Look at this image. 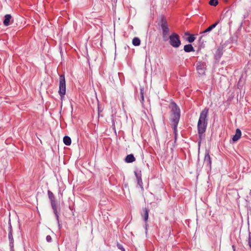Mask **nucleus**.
Returning a JSON list of instances; mask_svg holds the SVG:
<instances>
[{
    "label": "nucleus",
    "instance_id": "f257e3e1",
    "mask_svg": "<svg viewBox=\"0 0 251 251\" xmlns=\"http://www.w3.org/2000/svg\"><path fill=\"white\" fill-rule=\"evenodd\" d=\"M208 111L209 109L207 107L201 111L198 122L197 129L199 137L198 142L199 147H200L202 139L204 137V133L207 126Z\"/></svg>",
    "mask_w": 251,
    "mask_h": 251
},
{
    "label": "nucleus",
    "instance_id": "f03ea898",
    "mask_svg": "<svg viewBox=\"0 0 251 251\" xmlns=\"http://www.w3.org/2000/svg\"><path fill=\"white\" fill-rule=\"evenodd\" d=\"M158 25L161 27L162 30V38L163 41H167L168 40V35L170 33V29L169 25L166 17L161 15L158 19Z\"/></svg>",
    "mask_w": 251,
    "mask_h": 251
},
{
    "label": "nucleus",
    "instance_id": "7ed1b4c3",
    "mask_svg": "<svg viewBox=\"0 0 251 251\" xmlns=\"http://www.w3.org/2000/svg\"><path fill=\"white\" fill-rule=\"evenodd\" d=\"M172 106L170 120L172 124H178L180 117V111L179 107L174 101L171 103Z\"/></svg>",
    "mask_w": 251,
    "mask_h": 251
},
{
    "label": "nucleus",
    "instance_id": "20e7f679",
    "mask_svg": "<svg viewBox=\"0 0 251 251\" xmlns=\"http://www.w3.org/2000/svg\"><path fill=\"white\" fill-rule=\"evenodd\" d=\"M48 195L49 199L50 202V204L53 210V213L54 214L56 220L57 221L59 226H60V222L59 220V213L57 210V206L56 202L55 201V197L53 193L50 190L48 191Z\"/></svg>",
    "mask_w": 251,
    "mask_h": 251
},
{
    "label": "nucleus",
    "instance_id": "39448f33",
    "mask_svg": "<svg viewBox=\"0 0 251 251\" xmlns=\"http://www.w3.org/2000/svg\"><path fill=\"white\" fill-rule=\"evenodd\" d=\"M168 39L170 40V44L174 48H178L181 45L179 36L175 32H173L170 36L168 35Z\"/></svg>",
    "mask_w": 251,
    "mask_h": 251
},
{
    "label": "nucleus",
    "instance_id": "423d86ee",
    "mask_svg": "<svg viewBox=\"0 0 251 251\" xmlns=\"http://www.w3.org/2000/svg\"><path fill=\"white\" fill-rule=\"evenodd\" d=\"M58 93L60 96L61 99L62 100L66 94V81L65 76L63 75H60L59 77V90Z\"/></svg>",
    "mask_w": 251,
    "mask_h": 251
},
{
    "label": "nucleus",
    "instance_id": "0eeeda50",
    "mask_svg": "<svg viewBox=\"0 0 251 251\" xmlns=\"http://www.w3.org/2000/svg\"><path fill=\"white\" fill-rule=\"evenodd\" d=\"M206 64L204 62L199 61L197 63V71L199 75H204L206 70Z\"/></svg>",
    "mask_w": 251,
    "mask_h": 251
},
{
    "label": "nucleus",
    "instance_id": "6e6552de",
    "mask_svg": "<svg viewBox=\"0 0 251 251\" xmlns=\"http://www.w3.org/2000/svg\"><path fill=\"white\" fill-rule=\"evenodd\" d=\"M8 240L9 242V246L12 247L14 244V239L13 237V230L12 227L10 219L8 221Z\"/></svg>",
    "mask_w": 251,
    "mask_h": 251
},
{
    "label": "nucleus",
    "instance_id": "1a4fd4ad",
    "mask_svg": "<svg viewBox=\"0 0 251 251\" xmlns=\"http://www.w3.org/2000/svg\"><path fill=\"white\" fill-rule=\"evenodd\" d=\"M204 164L206 166L211 168V159L209 153L208 152H206L204 158Z\"/></svg>",
    "mask_w": 251,
    "mask_h": 251
},
{
    "label": "nucleus",
    "instance_id": "9d476101",
    "mask_svg": "<svg viewBox=\"0 0 251 251\" xmlns=\"http://www.w3.org/2000/svg\"><path fill=\"white\" fill-rule=\"evenodd\" d=\"M135 175L137 178V183L140 186V187L141 188V189H143V182L142 180V175L141 171L137 172H135Z\"/></svg>",
    "mask_w": 251,
    "mask_h": 251
},
{
    "label": "nucleus",
    "instance_id": "9b49d317",
    "mask_svg": "<svg viewBox=\"0 0 251 251\" xmlns=\"http://www.w3.org/2000/svg\"><path fill=\"white\" fill-rule=\"evenodd\" d=\"M12 19V16L10 14H6L4 16V19L3 24L5 26H8L10 25V21Z\"/></svg>",
    "mask_w": 251,
    "mask_h": 251
},
{
    "label": "nucleus",
    "instance_id": "f8f14e48",
    "mask_svg": "<svg viewBox=\"0 0 251 251\" xmlns=\"http://www.w3.org/2000/svg\"><path fill=\"white\" fill-rule=\"evenodd\" d=\"M241 136V131L240 129L237 128L236 130V132L234 135L232 137V140L233 142L238 141Z\"/></svg>",
    "mask_w": 251,
    "mask_h": 251
},
{
    "label": "nucleus",
    "instance_id": "ddd939ff",
    "mask_svg": "<svg viewBox=\"0 0 251 251\" xmlns=\"http://www.w3.org/2000/svg\"><path fill=\"white\" fill-rule=\"evenodd\" d=\"M143 213L142 214V217L145 222H147L149 218V210L147 208L145 207L143 209Z\"/></svg>",
    "mask_w": 251,
    "mask_h": 251
},
{
    "label": "nucleus",
    "instance_id": "4468645a",
    "mask_svg": "<svg viewBox=\"0 0 251 251\" xmlns=\"http://www.w3.org/2000/svg\"><path fill=\"white\" fill-rule=\"evenodd\" d=\"M127 163H132L135 160V158L132 154L127 155L125 159Z\"/></svg>",
    "mask_w": 251,
    "mask_h": 251
},
{
    "label": "nucleus",
    "instance_id": "2eb2a0df",
    "mask_svg": "<svg viewBox=\"0 0 251 251\" xmlns=\"http://www.w3.org/2000/svg\"><path fill=\"white\" fill-rule=\"evenodd\" d=\"M184 50L186 52H190L195 51L194 49L191 44L185 45L184 47Z\"/></svg>",
    "mask_w": 251,
    "mask_h": 251
},
{
    "label": "nucleus",
    "instance_id": "dca6fc26",
    "mask_svg": "<svg viewBox=\"0 0 251 251\" xmlns=\"http://www.w3.org/2000/svg\"><path fill=\"white\" fill-rule=\"evenodd\" d=\"M223 53V52L222 50H221L220 49H217L216 51V53L215 54V59H216V60L220 59V58L221 57V56H222Z\"/></svg>",
    "mask_w": 251,
    "mask_h": 251
},
{
    "label": "nucleus",
    "instance_id": "f3484780",
    "mask_svg": "<svg viewBox=\"0 0 251 251\" xmlns=\"http://www.w3.org/2000/svg\"><path fill=\"white\" fill-rule=\"evenodd\" d=\"M219 21H217L214 24L212 25H211L209 26L207 28H206L204 31H203L202 32V33H206L208 32H210L217 25L219 24Z\"/></svg>",
    "mask_w": 251,
    "mask_h": 251
},
{
    "label": "nucleus",
    "instance_id": "a211bd4d",
    "mask_svg": "<svg viewBox=\"0 0 251 251\" xmlns=\"http://www.w3.org/2000/svg\"><path fill=\"white\" fill-rule=\"evenodd\" d=\"M63 142L67 146H70L71 144V139L68 136H65L63 138Z\"/></svg>",
    "mask_w": 251,
    "mask_h": 251
},
{
    "label": "nucleus",
    "instance_id": "6ab92c4d",
    "mask_svg": "<svg viewBox=\"0 0 251 251\" xmlns=\"http://www.w3.org/2000/svg\"><path fill=\"white\" fill-rule=\"evenodd\" d=\"M141 41L138 37H134L132 40V44L135 46H138L140 45Z\"/></svg>",
    "mask_w": 251,
    "mask_h": 251
},
{
    "label": "nucleus",
    "instance_id": "aec40b11",
    "mask_svg": "<svg viewBox=\"0 0 251 251\" xmlns=\"http://www.w3.org/2000/svg\"><path fill=\"white\" fill-rule=\"evenodd\" d=\"M144 88L143 87H140V98L139 99V100L142 104H143L144 101Z\"/></svg>",
    "mask_w": 251,
    "mask_h": 251
},
{
    "label": "nucleus",
    "instance_id": "412c9836",
    "mask_svg": "<svg viewBox=\"0 0 251 251\" xmlns=\"http://www.w3.org/2000/svg\"><path fill=\"white\" fill-rule=\"evenodd\" d=\"M173 130H174V134H175V141L176 140V136H177V125L178 124H173Z\"/></svg>",
    "mask_w": 251,
    "mask_h": 251
},
{
    "label": "nucleus",
    "instance_id": "4be33fe9",
    "mask_svg": "<svg viewBox=\"0 0 251 251\" xmlns=\"http://www.w3.org/2000/svg\"><path fill=\"white\" fill-rule=\"evenodd\" d=\"M209 4L212 6H216L218 4V0H210Z\"/></svg>",
    "mask_w": 251,
    "mask_h": 251
},
{
    "label": "nucleus",
    "instance_id": "5701e85b",
    "mask_svg": "<svg viewBox=\"0 0 251 251\" xmlns=\"http://www.w3.org/2000/svg\"><path fill=\"white\" fill-rule=\"evenodd\" d=\"M195 40V37L193 35H190V36L187 38V41L190 43L193 42Z\"/></svg>",
    "mask_w": 251,
    "mask_h": 251
},
{
    "label": "nucleus",
    "instance_id": "b1692460",
    "mask_svg": "<svg viewBox=\"0 0 251 251\" xmlns=\"http://www.w3.org/2000/svg\"><path fill=\"white\" fill-rule=\"evenodd\" d=\"M117 247L119 249H120L122 251H126L123 245L120 244V243H118L117 244Z\"/></svg>",
    "mask_w": 251,
    "mask_h": 251
},
{
    "label": "nucleus",
    "instance_id": "393cba45",
    "mask_svg": "<svg viewBox=\"0 0 251 251\" xmlns=\"http://www.w3.org/2000/svg\"><path fill=\"white\" fill-rule=\"evenodd\" d=\"M46 240L48 242H51L52 241L51 237L50 235H47L46 236Z\"/></svg>",
    "mask_w": 251,
    "mask_h": 251
},
{
    "label": "nucleus",
    "instance_id": "a878e982",
    "mask_svg": "<svg viewBox=\"0 0 251 251\" xmlns=\"http://www.w3.org/2000/svg\"><path fill=\"white\" fill-rule=\"evenodd\" d=\"M10 251H14V244H13L12 247L10 246Z\"/></svg>",
    "mask_w": 251,
    "mask_h": 251
},
{
    "label": "nucleus",
    "instance_id": "bb28decb",
    "mask_svg": "<svg viewBox=\"0 0 251 251\" xmlns=\"http://www.w3.org/2000/svg\"><path fill=\"white\" fill-rule=\"evenodd\" d=\"M232 249H233V251H235V248L234 246V245H233V246H232Z\"/></svg>",
    "mask_w": 251,
    "mask_h": 251
}]
</instances>
